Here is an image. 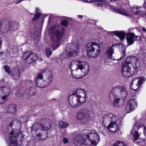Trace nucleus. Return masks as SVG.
<instances>
[{"label": "nucleus", "mask_w": 146, "mask_h": 146, "mask_svg": "<svg viewBox=\"0 0 146 146\" xmlns=\"http://www.w3.org/2000/svg\"><path fill=\"white\" fill-rule=\"evenodd\" d=\"M69 67L72 77L76 79L83 78L88 74L90 70L88 64L78 59L72 62Z\"/></svg>", "instance_id": "1"}, {"label": "nucleus", "mask_w": 146, "mask_h": 146, "mask_svg": "<svg viewBox=\"0 0 146 146\" xmlns=\"http://www.w3.org/2000/svg\"><path fill=\"white\" fill-rule=\"evenodd\" d=\"M86 96L85 90L78 89L75 92L69 96L68 98V104L71 107L76 108L85 102Z\"/></svg>", "instance_id": "2"}, {"label": "nucleus", "mask_w": 146, "mask_h": 146, "mask_svg": "<svg viewBox=\"0 0 146 146\" xmlns=\"http://www.w3.org/2000/svg\"><path fill=\"white\" fill-rule=\"evenodd\" d=\"M118 92V95L120 98L115 97L113 103L116 107L121 106L124 104L125 102L124 98H126L127 95L126 90L123 86H115L111 89L110 95V98L112 99Z\"/></svg>", "instance_id": "3"}, {"label": "nucleus", "mask_w": 146, "mask_h": 146, "mask_svg": "<svg viewBox=\"0 0 146 146\" xmlns=\"http://www.w3.org/2000/svg\"><path fill=\"white\" fill-rule=\"evenodd\" d=\"M9 126L13 129L14 126H15L14 131H12L11 133L9 134V139L8 138L6 140V143L8 144L9 146H17V139L19 136H21V133L20 131L21 123L19 121L17 120L13 121L9 124Z\"/></svg>", "instance_id": "4"}, {"label": "nucleus", "mask_w": 146, "mask_h": 146, "mask_svg": "<svg viewBox=\"0 0 146 146\" xmlns=\"http://www.w3.org/2000/svg\"><path fill=\"white\" fill-rule=\"evenodd\" d=\"M131 133L133 141L135 143H139L143 141L146 137L145 127L142 123H136L133 127Z\"/></svg>", "instance_id": "5"}, {"label": "nucleus", "mask_w": 146, "mask_h": 146, "mask_svg": "<svg viewBox=\"0 0 146 146\" xmlns=\"http://www.w3.org/2000/svg\"><path fill=\"white\" fill-rule=\"evenodd\" d=\"M102 121L105 123L111 122L108 126V128L112 132H115L118 129V126L121 125V118L110 113L104 115Z\"/></svg>", "instance_id": "6"}, {"label": "nucleus", "mask_w": 146, "mask_h": 146, "mask_svg": "<svg viewBox=\"0 0 146 146\" xmlns=\"http://www.w3.org/2000/svg\"><path fill=\"white\" fill-rule=\"evenodd\" d=\"M101 46L97 42H91L88 43L86 45V50L88 56L90 58H96L100 53Z\"/></svg>", "instance_id": "7"}, {"label": "nucleus", "mask_w": 146, "mask_h": 146, "mask_svg": "<svg viewBox=\"0 0 146 146\" xmlns=\"http://www.w3.org/2000/svg\"><path fill=\"white\" fill-rule=\"evenodd\" d=\"M66 50V55L68 57L74 56L80 50L79 46L78 45H74L73 43H69L67 44Z\"/></svg>", "instance_id": "8"}, {"label": "nucleus", "mask_w": 146, "mask_h": 146, "mask_svg": "<svg viewBox=\"0 0 146 146\" xmlns=\"http://www.w3.org/2000/svg\"><path fill=\"white\" fill-rule=\"evenodd\" d=\"M76 117L78 119L84 123L88 122L91 119L90 114L84 109L79 110L77 113Z\"/></svg>", "instance_id": "9"}, {"label": "nucleus", "mask_w": 146, "mask_h": 146, "mask_svg": "<svg viewBox=\"0 0 146 146\" xmlns=\"http://www.w3.org/2000/svg\"><path fill=\"white\" fill-rule=\"evenodd\" d=\"M85 135L86 138V141L87 145L91 144L93 146H95L99 141V136L97 133H89Z\"/></svg>", "instance_id": "10"}, {"label": "nucleus", "mask_w": 146, "mask_h": 146, "mask_svg": "<svg viewBox=\"0 0 146 146\" xmlns=\"http://www.w3.org/2000/svg\"><path fill=\"white\" fill-rule=\"evenodd\" d=\"M24 59L28 63H31L35 62L38 58L37 55L31 51H27L25 52L23 56Z\"/></svg>", "instance_id": "11"}, {"label": "nucleus", "mask_w": 146, "mask_h": 146, "mask_svg": "<svg viewBox=\"0 0 146 146\" xmlns=\"http://www.w3.org/2000/svg\"><path fill=\"white\" fill-rule=\"evenodd\" d=\"M52 80V74L50 73V75L45 78L43 80L39 79L36 80V82L37 85L40 88H44L51 82Z\"/></svg>", "instance_id": "12"}, {"label": "nucleus", "mask_w": 146, "mask_h": 146, "mask_svg": "<svg viewBox=\"0 0 146 146\" xmlns=\"http://www.w3.org/2000/svg\"><path fill=\"white\" fill-rule=\"evenodd\" d=\"M145 81L143 77L139 78L138 79L135 78L133 79L131 84V87L134 90H136L140 87L143 82Z\"/></svg>", "instance_id": "13"}, {"label": "nucleus", "mask_w": 146, "mask_h": 146, "mask_svg": "<svg viewBox=\"0 0 146 146\" xmlns=\"http://www.w3.org/2000/svg\"><path fill=\"white\" fill-rule=\"evenodd\" d=\"M53 38H54L53 40L57 43L58 45L57 46L54 48L53 50L56 49L59 46V43L58 42L59 39L62 38L64 35V33L62 30L59 31V30L56 29L54 30L53 32Z\"/></svg>", "instance_id": "14"}, {"label": "nucleus", "mask_w": 146, "mask_h": 146, "mask_svg": "<svg viewBox=\"0 0 146 146\" xmlns=\"http://www.w3.org/2000/svg\"><path fill=\"white\" fill-rule=\"evenodd\" d=\"M85 138H86L85 135L82 136L80 135H76L73 138L72 141L75 145L77 146H80L82 145H86V140L84 139Z\"/></svg>", "instance_id": "15"}, {"label": "nucleus", "mask_w": 146, "mask_h": 146, "mask_svg": "<svg viewBox=\"0 0 146 146\" xmlns=\"http://www.w3.org/2000/svg\"><path fill=\"white\" fill-rule=\"evenodd\" d=\"M137 106V102L133 99H131L126 106L125 111L128 113H130L135 110Z\"/></svg>", "instance_id": "16"}, {"label": "nucleus", "mask_w": 146, "mask_h": 146, "mask_svg": "<svg viewBox=\"0 0 146 146\" xmlns=\"http://www.w3.org/2000/svg\"><path fill=\"white\" fill-rule=\"evenodd\" d=\"M47 120L46 119L45 121H46L45 123L44 124L40 125L38 123H34L32 126V129L33 130H35L36 131L37 129L36 128V127L37 128H40V129H41L43 131H46L49 129L50 127V123L48 122Z\"/></svg>", "instance_id": "17"}, {"label": "nucleus", "mask_w": 146, "mask_h": 146, "mask_svg": "<svg viewBox=\"0 0 146 146\" xmlns=\"http://www.w3.org/2000/svg\"><path fill=\"white\" fill-rule=\"evenodd\" d=\"M138 37V36L135 35L133 33L129 32L127 33L126 38L128 45L133 44Z\"/></svg>", "instance_id": "18"}, {"label": "nucleus", "mask_w": 146, "mask_h": 146, "mask_svg": "<svg viewBox=\"0 0 146 146\" xmlns=\"http://www.w3.org/2000/svg\"><path fill=\"white\" fill-rule=\"evenodd\" d=\"M131 68L128 64L123 66L122 71L123 75L126 77H129L131 74Z\"/></svg>", "instance_id": "19"}, {"label": "nucleus", "mask_w": 146, "mask_h": 146, "mask_svg": "<svg viewBox=\"0 0 146 146\" xmlns=\"http://www.w3.org/2000/svg\"><path fill=\"white\" fill-rule=\"evenodd\" d=\"M112 9L113 11L114 12H116L125 16H132V14L130 13L129 11H127L125 9L122 8H119L116 9L114 7H113Z\"/></svg>", "instance_id": "20"}, {"label": "nucleus", "mask_w": 146, "mask_h": 146, "mask_svg": "<svg viewBox=\"0 0 146 146\" xmlns=\"http://www.w3.org/2000/svg\"><path fill=\"white\" fill-rule=\"evenodd\" d=\"M141 7L140 6L135 5L131 7V10L130 13L132 14V16L133 14L137 15H140L143 13L141 11Z\"/></svg>", "instance_id": "21"}, {"label": "nucleus", "mask_w": 146, "mask_h": 146, "mask_svg": "<svg viewBox=\"0 0 146 146\" xmlns=\"http://www.w3.org/2000/svg\"><path fill=\"white\" fill-rule=\"evenodd\" d=\"M10 29L8 23L2 21L0 23V31L3 33L7 32Z\"/></svg>", "instance_id": "22"}, {"label": "nucleus", "mask_w": 146, "mask_h": 146, "mask_svg": "<svg viewBox=\"0 0 146 146\" xmlns=\"http://www.w3.org/2000/svg\"><path fill=\"white\" fill-rule=\"evenodd\" d=\"M127 60L129 64H131L133 66V67L135 69L137 68L136 64L137 62V59L134 57H128Z\"/></svg>", "instance_id": "23"}, {"label": "nucleus", "mask_w": 146, "mask_h": 146, "mask_svg": "<svg viewBox=\"0 0 146 146\" xmlns=\"http://www.w3.org/2000/svg\"><path fill=\"white\" fill-rule=\"evenodd\" d=\"M114 45H112L107 50L105 53V55L106 57L109 59H111L113 60H115L112 58L113 57L112 54L113 53L114 49L113 48Z\"/></svg>", "instance_id": "24"}, {"label": "nucleus", "mask_w": 146, "mask_h": 146, "mask_svg": "<svg viewBox=\"0 0 146 146\" xmlns=\"http://www.w3.org/2000/svg\"><path fill=\"white\" fill-rule=\"evenodd\" d=\"M112 33L115 34L116 35L118 36L121 40H124L125 38V34L123 31H114L112 32Z\"/></svg>", "instance_id": "25"}, {"label": "nucleus", "mask_w": 146, "mask_h": 146, "mask_svg": "<svg viewBox=\"0 0 146 146\" xmlns=\"http://www.w3.org/2000/svg\"><path fill=\"white\" fill-rule=\"evenodd\" d=\"M36 92L35 87L34 86L32 85L29 90V97H31L33 96Z\"/></svg>", "instance_id": "26"}, {"label": "nucleus", "mask_w": 146, "mask_h": 146, "mask_svg": "<svg viewBox=\"0 0 146 146\" xmlns=\"http://www.w3.org/2000/svg\"><path fill=\"white\" fill-rule=\"evenodd\" d=\"M69 125V123L66 121H61L59 122V127L64 129L65 128Z\"/></svg>", "instance_id": "27"}, {"label": "nucleus", "mask_w": 146, "mask_h": 146, "mask_svg": "<svg viewBox=\"0 0 146 146\" xmlns=\"http://www.w3.org/2000/svg\"><path fill=\"white\" fill-rule=\"evenodd\" d=\"M16 110V106L15 105H9V106L8 111L11 113H13Z\"/></svg>", "instance_id": "28"}, {"label": "nucleus", "mask_w": 146, "mask_h": 146, "mask_svg": "<svg viewBox=\"0 0 146 146\" xmlns=\"http://www.w3.org/2000/svg\"><path fill=\"white\" fill-rule=\"evenodd\" d=\"M9 27L10 28H14L13 29L15 30L17 29L18 27V24L17 22H11V23H8Z\"/></svg>", "instance_id": "29"}, {"label": "nucleus", "mask_w": 146, "mask_h": 146, "mask_svg": "<svg viewBox=\"0 0 146 146\" xmlns=\"http://www.w3.org/2000/svg\"><path fill=\"white\" fill-rule=\"evenodd\" d=\"M113 146H127L123 142L119 140L117 141L114 143Z\"/></svg>", "instance_id": "30"}, {"label": "nucleus", "mask_w": 146, "mask_h": 146, "mask_svg": "<svg viewBox=\"0 0 146 146\" xmlns=\"http://www.w3.org/2000/svg\"><path fill=\"white\" fill-rule=\"evenodd\" d=\"M2 88V89H1V91L4 94H9L10 91V89L8 87H1Z\"/></svg>", "instance_id": "31"}, {"label": "nucleus", "mask_w": 146, "mask_h": 146, "mask_svg": "<svg viewBox=\"0 0 146 146\" xmlns=\"http://www.w3.org/2000/svg\"><path fill=\"white\" fill-rule=\"evenodd\" d=\"M46 56L48 58H49L50 56L52 53V51L49 47H47L46 48Z\"/></svg>", "instance_id": "32"}, {"label": "nucleus", "mask_w": 146, "mask_h": 146, "mask_svg": "<svg viewBox=\"0 0 146 146\" xmlns=\"http://www.w3.org/2000/svg\"><path fill=\"white\" fill-rule=\"evenodd\" d=\"M46 70V69L43 70L42 71V73H39L38 75L36 76V80H38V79H42L43 78V76L42 73L44 72Z\"/></svg>", "instance_id": "33"}, {"label": "nucleus", "mask_w": 146, "mask_h": 146, "mask_svg": "<svg viewBox=\"0 0 146 146\" xmlns=\"http://www.w3.org/2000/svg\"><path fill=\"white\" fill-rule=\"evenodd\" d=\"M9 95V94H6L5 95H4L2 96L1 99L3 100V101L2 102H0V104L3 103L4 102L6 101L7 100V98Z\"/></svg>", "instance_id": "34"}, {"label": "nucleus", "mask_w": 146, "mask_h": 146, "mask_svg": "<svg viewBox=\"0 0 146 146\" xmlns=\"http://www.w3.org/2000/svg\"><path fill=\"white\" fill-rule=\"evenodd\" d=\"M4 69L5 71L8 74H10L11 73V71L10 70L9 67L7 65H5L4 66Z\"/></svg>", "instance_id": "35"}, {"label": "nucleus", "mask_w": 146, "mask_h": 146, "mask_svg": "<svg viewBox=\"0 0 146 146\" xmlns=\"http://www.w3.org/2000/svg\"><path fill=\"white\" fill-rule=\"evenodd\" d=\"M40 13L39 12H37L36 13L35 17L33 18V21H35L37 19L40 17Z\"/></svg>", "instance_id": "36"}, {"label": "nucleus", "mask_w": 146, "mask_h": 146, "mask_svg": "<svg viewBox=\"0 0 146 146\" xmlns=\"http://www.w3.org/2000/svg\"><path fill=\"white\" fill-rule=\"evenodd\" d=\"M88 2H100L102 3L104 2H107V1L105 0H90V1H88Z\"/></svg>", "instance_id": "37"}, {"label": "nucleus", "mask_w": 146, "mask_h": 146, "mask_svg": "<svg viewBox=\"0 0 146 146\" xmlns=\"http://www.w3.org/2000/svg\"><path fill=\"white\" fill-rule=\"evenodd\" d=\"M41 135L40 133L36 135V137L38 138V139L39 140H44L47 137H46L45 138H41Z\"/></svg>", "instance_id": "38"}, {"label": "nucleus", "mask_w": 146, "mask_h": 146, "mask_svg": "<svg viewBox=\"0 0 146 146\" xmlns=\"http://www.w3.org/2000/svg\"><path fill=\"white\" fill-rule=\"evenodd\" d=\"M20 74L19 72H18L16 74H15L13 75V78L15 79L18 80L19 78Z\"/></svg>", "instance_id": "39"}, {"label": "nucleus", "mask_w": 146, "mask_h": 146, "mask_svg": "<svg viewBox=\"0 0 146 146\" xmlns=\"http://www.w3.org/2000/svg\"><path fill=\"white\" fill-rule=\"evenodd\" d=\"M60 23L62 26H66L67 25L68 22L67 21L64 20L62 21Z\"/></svg>", "instance_id": "40"}, {"label": "nucleus", "mask_w": 146, "mask_h": 146, "mask_svg": "<svg viewBox=\"0 0 146 146\" xmlns=\"http://www.w3.org/2000/svg\"><path fill=\"white\" fill-rule=\"evenodd\" d=\"M62 142L64 144H65L66 143H68L69 141L68 138L65 137H64L63 138Z\"/></svg>", "instance_id": "41"}, {"label": "nucleus", "mask_w": 146, "mask_h": 146, "mask_svg": "<svg viewBox=\"0 0 146 146\" xmlns=\"http://www.w3.org/2000/svg\"><path fill=\"white\" fill-rule=\"evenodd\" d=\"M104 5V3L98 4L97 5V7H103Z\"/></svg>", "instance_id": "42"}, {"label": "nucleus", "mask_w": 146, "mask_h": 146, "mask_svg": "<svg viewBox=\"0 0 146 146\" xmlns=\"http://www.w3.org/2000/svg\"><path fill=\"white\" fill-rule=\"evenodd\" d=\"M77 17L78 19H82L83 18V16L82 15H78L77 16Z\"/></svg>", "instance_id": "43"}, {"label": "nucleus", "mask_w": 146, "mask_h": 146, "mask_svg": "<svg viewBox=\"0 0 146 146\" xmlns=\"http://www.w3.org/2000/svg\"><path fill=\"white\" fill-rule=\"evenodd\" d=\"M22 0H17L15 1L16 4H17L20 3L22 1Z\"/></svg>", "instance_id": "44"}, {"label": "nucleus", "mask_w": 146, "mask_h": 146, "mask_svg": "<svg viewBox=\"0 0 146 146\" xmlns=\"http://www.w3.org/2000/svg\"><path fill=\"white\" fill-rule=\"evenodd\" d=\"M142 30L144 32H146V28H145V27H143Z\"/></svg>", "instance_id": "45"}, {"label": "nucleus", "mask_w": 146, "mask_h": 146, "mask_svg": "<svg viewBox=\"0 0 146 146\" xmlns=\"http://www.w3.org/2000/svg\"><path fill=\"white\" fill-rule=\"evenodd\" d=\"M143 7L145 8H146V2H145L143 4Z\"/></svg>", "instance_id": "46"}, {"label": "nucleus", "mask_w": 146, "mask_h": 146, "mask_svg": "<svg viewBox=\"0 0 146 146\" xmlns=\"http://www.w3.org/2000/svg\"><path fill=\"white\" fill-rule=\"evenodd\" d=\"M36 10L37 11H38L39 10V9L38 8H36Z\"/></svg>", "instance_id": "47"}, {"label": "nucleus", "mask_w": 146, "mask_h": 146, "mask_svg": "<svg viewBox=\"0 0 146 146\" xmlns=\"http://www.w3.org/2000/svg\"><path fill=\"white\" fill-rule=\"evenodd\" d=\"M3 52H0V54H3Z\"/></svg>", "instance_id": "48"}, {"label": "nucleus", "mask_w": 146, "mask_h": 146, "mask_svg": "<svg viewBox=\"0 0 146 146\" xmlns=\"http://www.w3.org/2000/svg\"><path fill=\"white\" fill-rule=\"evenodd\" d=\"M2 88L1 87H0V91H1V89H2Z\"/></svg>", "instance_id": "49"}, {"label": "nucleus", "mask_w": 146, "mask_h": 146, "mask_svg": "<svg viewBox=\"0 0 146 146\" xmlns=\"http://www.w3.org/2000/svg\"><path fill=\"white\" fill-rule=\"evenodd\" d=\"M122 58H123V57H121L120 58V59H121Z\"/></svg>", "instance_id": "50"}, {"label": "nucleus", "mask_w": 146, "mask_h": 146, "mask_svg": "<svg viewBox=\"0 0 146 146\" xmlns=\"http://www.w3.org/2000/svg\"><path fill=\"white\" fill-rule=\"evenodd\" d=\"M26 94L25 93V92H24L23 93V94Z\"/></svg>", "instance_id": "51"}, {"label": "nucleus", "mask_w": 146, "mask_h": 146, "mask_svg": "<svg viewBox=\"0 0 146 146\" xmlns=\"http://www.w3.org/2000/svg\"><path fill=\"white\" fill-rule=\"evenodd\" d=\"M134 28H135V29H136V28H137V27H135Z\"/></svg>", "instance_id": "52"}, {"label": "nucleus", "mask_w": 146, "mask_h": 146, "mask_svg": "<svg viewBox=\"0 0 146 146\" xmlns=\"http://www.w3.org/2000/svg\"><path fill=\"white\" fill-rule=\"evenodd\" d=\"M134 29V28H133V29H132L133 30V29Z\"/></svg>", "instance_id": "53"}]
</instances>
